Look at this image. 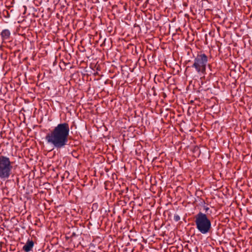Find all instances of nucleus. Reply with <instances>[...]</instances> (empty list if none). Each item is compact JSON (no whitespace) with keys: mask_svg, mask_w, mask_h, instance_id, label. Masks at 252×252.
<instances>
[{"mask_svg":"<svg viewBox=\"0 0 252 252\" xmlns=\"http://www.w3.org/2000/svg\"><path fill=\"white\" fill-rule=\"evenodd\" d=\"M69 126L67 123H60L54 127L45 136L47 142L57 150L65 148L68 141Z\"/></svg>","mask_w":252,"mask_h":252,"instance_id":"1","label":"nucleus"},{"mask_svg":"<svg viewBox=\"0 0 252 252\" xmlns=\"http://www.w3.org/2000/svg\"><path fill=\"white\" fill-rule=\"evenodd\" d=\"M194 220L196 227L201 233L205 234L211 231V221L207 214L199 212L194 216Z\"/></svg>","mask_w":252,"mask_h":252,"instance_id":"2","label":"nucleus"},{"mask_svg":"<svg viewBox=\"0 0 252 252\" xmlns=\"http://www.w3.org/2000/svg\"><path fill=\"white\" fill-rule=\"evenodd\" d=\"M13 162L6 156H0V179H8L12 173Z\"/></svg>","mask_w":252,"mask_h":252,"instance_id":"3","label":"nucleus"},{"mask_svg":"<svg viewBox=\"0 0 252 252\" xmlns=\"http://www.w3.org/2000/svg\"><path fill=\"white\" fill-rule=\"evenodd\" d=\"M208 61V56L204 53H200L194 58L191 67L194 68L198 74L204 75L206 73Z\"/></svg>","mask_w":252,"mask_h":252,"instance_id":"4","label":"nucleus"},{"mask_svg":"<svg viewBox=\"0 0 252 252\" xmlns=\"http://www.w3.org/2000/svg\"><path fill=\"white\" fill-rule=\"evenodd\" d=\"M34 245L32 240H28L26 244L23 246V250L26 252H29L32 250Z\"/></svg>","mask_w":252,"mask_h":252,"instance_id":"5","label":"nucleus"},{"mask_svg":"<svg viewBox=\"0 0 252 252\" xmlns=\"http://www.w3.org/2000/svg\"><path fill=\"white\" fill-rule=\"evenodd\" d=\"M10 34V32L8 30L5 29L2 30L0 34L2 40L9 39Z\"/></svg>","mask_w":252,"mask_h":252,"instance_id":"6","label":"nucleus"},{"mask_svg":"<svg viewBox=\"0 0 252 252\" xmlns=\"http://www.w3.org/2000/svg\"><path fill=\"white\" fill-rule=\"evenodd\" d=\"M180 220V217L179 215H174V220L176 221H179Z\"/></svg>","mask_w":252,"mask_h":252,"instance_id":"7","label":"nucleus"},{"mask_svg":"<svg viewBox=\"0 0 252 252\" xmlns=\"http://www.w3.org/2000/svg\"><path fill=\"white\" fill-rule=\"evenodd\" d=\"M210 210V208L207 206H205L204 205L203 206V210L205 211V213H206L207 214L208 213V211H209Z\"/></svg>","mask_w":252,"mask_h":252,"instance_id":"8","label":"nucleus"}]
</instances>
